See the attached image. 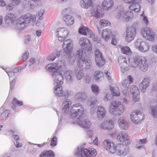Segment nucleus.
<instances>
[{
    "instance_id": "47",
    "label": "nucleus",
    "mask_w": 157,
    "mask_h": 157,
    "mask_svg": "<svg viewBox=\"0 0 157 157\" xmlns=\"http://www.w3.org/2000/svg\"><path fill=\"white\" fill-rule=\"evenodd\" d=\"M146 140L145 139L140 140L136 145L137 148L140 149L142 147V145L145 144L146 143Z\"/></svg>"
},
{
    "instance_id": "51",
    "label": "nucleus",
    "mask_w": 157,
    "mask_h": 157,
    "mask_svg": "<svg viewBox=\"0 0 157 157\" xmlns=\"http://www.w3.org/2000/svg\"><path fill=\"white\" fill-rule=\"evenodd\" d=\"M89 37L91 38L94 42H98L99 41V40L98 39L97 37V36L96 35H95V34L93 32L91 33Z\"/></svg>"
},
{
    "instance_id": "37",
    "label": "nucleus",
    "mask_w": 157,
    "mask_h": 157,
    "mask_svg": "<svg viewBox=\"0 0 157 157\" xmlns=\"http://www.w3.org/2000/svg\"><path fill=\"white\" fill-rule=\"evenodd\" d=\"M56 33L57 36H67L68 34V32L63 28H59L57 29Z\"/></svg>"
},
{
    "instance_id": "5",
    "label": "nucleus",
    "mask_w": 157,
    "mask_h": 157,
    "mask_svg": "<svg viewBox=\"0 0 157 157\" xmlns=\"http://www.w3.org/2000/svg\"><path fill=\"white\" fill-rule=\"evenodd\" d=\"M130 65L133 68L138 67L143 72L147 71L148 64L146 59L141 56H135L130 60Z\"/></svg>"
},
{
    "instance_id": "28",
    "label": "nucleus",
    "mask_w": 157,
    "mask_h": 157,
    "mask_svg": "<svg viewBox=\"0 0 157 157\" xmlns=\"http://www.w3.org/2000/svg\"><path fill=\"white\" fill-rule=\"evenodd\" d=\"M16 20L15 16L13 13H7L5 17V21L6 24H9L13 23Z\"/></svg>"
},
{
    "instance_id": "55",
    "label": "nucleus",
    "mask_w": 157,
    "mask_h": 157,
    "mask_svg": "<svg viewBox=\"0 0 157 157\" xmlns=\"http://www.w3.org/2000/svg\"><path fill=\"white\" fill-rule=\"evenodd\" d=\"M31 36L29 35H27L25 36V43H29L31 41Z\"/></svg>"
},
{
    "instance_id": "1",
    "label": "nucleus",
    "mask_w": 157,
    "mask_h": 157,
    "mask_svg": "<svg viewBox=\"0 0 157 157\" xmlns=\"http://www.w3.org/2000/svg\"><path fill=\"white\" fill-rule=\"evenodd\" d=\"M65 66L64 63L60 61L57 63H50L46 66V69L51 72L54 84L56 85L54 88V92L56 96L60 97L63 95V90L61 85L63 83V77L61 73L62 69Z\"/></svg>"
},
{
    "instance_id": "12",
    "label": "nucleus",
    "mask_w": 157,
    "mask_h": 157,
    "mask_svg": "<svg viewBox=\"0 0 157 157\" xmlns=\"http://www.w3.org/2000/svg\"><path fill=\"white\" fill-rule=\"evenodd\" d=\"M78 42L81 48L84 50L90 52L92 50V45L90 40L86 37H82Z\"/></svg>"
},
{
    "instance_id": "53",
    "label": "nucleus",
    "mask_w": 157,
    "mask_h": 157,
    "mask_svg": "<svg viewBox=\"0 0 157 157\" xmlns=\"http://www.w3.org/2000/svg\"><path fill=\"white\" fill-rule=\"evenodd\" d=\"M57 138L56 136H54L52 139L50 145L52 147L55 146L57 145Z\"/></svg>"
},
{
    "instance_id": "63",
    "label": "nucleus",
    "mask_w": 157,
    "mask_h": 157,
    "mask_svg": "<svg viewBox=\"0 0 157 157\" xmlns=\"http://www.w3.org/2000/svg\"><path fill=\"white\" fill-rule=\"evenodd\" d=\"M57 36L58 37L59 40L60 41H62L65 39L67 36Z\"/></svg>"
},
{
    "instance_id": "8",
    "label": "nucleus",
    "mask_w": 157,
    "mask_h": 157,
    "mask_svg": "<svg viewBox=\"0 0 157 157\" xmlns=\"http://www.w3.org/2000/svg\"><path fill=\"white\" fill-rule=\"evenodd\" d=\"M132 121L135 124L140 122L144 119V114L139 110H136L132 112L130 115Z\"/></svg>"
},
{
    "instance_id": "43",
    "label": "nucleus",
    "mask_w": 157,
    "mask_h": 157,
    "mask_svg": "<svg viewBox=\"0 0 157 157\" xmlns=\"http://www.w3.org/2000/svg\"><path fill=\"white\" fill-rule=\"evenodd\" d=\"M103 73L101 71L97 70L95 72L94 77L96 80L98 81L103 76Z\"/></svg>"
},
{
    "instance_id": "24",
    "label": "nucleus",
    "mask_w": 157,
    "mask_h": 157,
    "mask_svg": "<svg viewBox=\"0 0 157 157\" xmlns=\"http://www.w3.org/2000/svg\"><path fill=\"white\" fill-rule=\"evenodd\" d=\"M92 16L97 18L102 17L104 15L102 11V9L100 6H97L95 8H92L91 10Z\"/></svg>"
},
{
    "instance_id": "61",
    "label": "nucleus",
    "mask_w": 157,
    "mask_h": 157,
    "mask_svg": "<svg viewBox=\"0 0 157 157\" xmlns=\"http://www.w3.org/2000/svg\"><path fill=\"white\" fill-rule=\"evenodd\" d=\"M91 80V76L88 74H87L86 75V83H89Z\"/></svg>"
},
{
    "instance_id": "42",
    "label": "nucleus",
    "mask_w": 157,
    "mask_h": 157,
    "mask_svg": "<svg viewBox=\"0 0 157 157\" xmlns=\"http://www.w3.org/2000/svg\"><path fill=\"white\" fill-rule=\"evenodd\" d=\"M13 105L12 106V108L13 110H15L16 108V106H21L23 105V102L22 101H20L18 100L16 98H14L12 101Z\"/></svg>"
},
{
    "instance_id": "56",
    "label": "nucleus",
    "mask_w": 157,
    "mask_h": 157,
    "mask_svg": "<svg viewBox=\"0 0 157 157\" xmlns=\"http://www.w3.org/2000/svg\"><path fill=\"white\" fill-rule=\"evenodd\" d=\"M122 92L124 95L128 96L129 93V88L122 87Z\"/></svg>"
},
{
    "instance_id": "15",
    "label": "nucleus",
    "mask_w": 157,
    "mask_h": 157,
    "mask_svg": "<svg viewBox=\"0 0 157 157\" xmlns=\"http://www.w3.org/2000/svg\"><path fill=\"white\" fill-rule=\"evenodd\" d=\"M95 61L97 65L99 67H102L105 63V60L103 58L101 53L98 49L95 52Z\"/></svg>"
},
{
    "instance_id": "21",
    "label": "nucleus",
    "mask_w": 157,
    "mask_h": 157,
    "mask_svg": "<svg viewBox=\"0 0 157 157\" xmlns=\"http://www.w3.org/2000/svg\"><path fill=\"white\" fill-rule=\"evenodd\" d=\"M117 154L119 155L125 156L129 151L128 147L125 145L118 144Z\"/></svg>"
},
{
    "instance_id": "26",
    "label": "nucleus",
    "mask_w": 157,
    "mask_h": 157,
    "mask_svg": "<svg viewBox=\"0 0 157 157\" xmlns=\"http://www.w3.org/2000/svg\"><path fill=\"white\" fill-rule=\"evenodd\" d=\"M117 123L119 127L122 129H126L128 127V122L123 117H120L118 119Z\"/></svg>"
},
{
    "instance_id": "27",
    "label": "nucleus",
    "mask_w": 157,
    "mask_h": 157,
    "mask_svg": "<svg viewBox=\"0 0 157 157\" xmlns=\"http://www.w3.org/2000/svg\"><path fill=\"white\" fill-rule=\"evenodd\" d=\"M114 5L113 0H103L101 3L102 7L105 10H109L111 9Z\"/></svg>"
},
{
    "instance_id": "19",
    "label": "nucleus",
    "mask_w": 157,
    "mask_h": 157,
    "mask_svg": "<svg viewBox=\"0 0 157 157\" xmlns=\"http://www.w3.org/2000/svg\"><path fill=\"white\" fill-rule=\"evenodd\" d=\"M114 125V121L109 119L102 123L100 125V127L103 129L110 130L113 128Z\"/></svg>"
},
{
    "instance_id": "59",
    "label": "nucleus",
    "mask_w": 157,
    "mask_h": 157,
    "mask_svg": "<svg viewBox=\"0 0 157 157\" xmlns=\"http://www.w3.org/2000/svg\"><path fill=\"white\" fill-rule=\"evenodd\" d=\"M117 12L120 13H122L124 12V8L122 6H119L117 7Z\"/></svg>"
},
{
    "instance_id": "46",
    "label": "nucleus",
    "mask_w": 157,
    "mask_h": 157,
    "mask_svg": "<svg viewBox=\"0 0 157 157\" xmlns=\"http://www.w3.org/2000/svg\"><path fill=\"white\" fill-rule=\"evenodd\" d=\"M10 113V112L9 109H6L4 110L0 115V119L3 120L6 119L8 117Z\"/></svg>"
},
{
    "instance_id": "25",
    "label": "nucleus",
    "mask_w": 157,
    "mask_h": 157,
    "mask_svg": "<svg viewBox=\"0 0 157 157\" xmlns=\"http://www.w3.org/2000/svg\"><path fill=\"white\" fill-rule=\"evenodd\" d=\"M121 141H124L126 144L129 145L130 144V141L129 140L128 135L124 132H121L117 137Z\"/></svg>"
},
{
    "instance_id": "57",
    "label": "nucleus",
    "mask_w": 157,
    "mask_h": 157,
    "mask_svg": "<svg viewBox=\"0 0 157 157\" xmlns=\"http://www.w3.org/2000/svg\"><path fill=\"white\" fill-rule=\"evenodd\" d=\"M89 152L90 153L89 154V156L90 155L93 156H95L97 155V152L96 151V150L93 148L91 149V150H89Z\"/></svg>"
},
{
    "instance_id": "16",
    "label": "nucleus",
    "mask_w": 157,
    "mask_h": 157,
    "mask_svg": "<svg viewBox=\"0 0 157 157\" xmlns=\"http://www.w3.org/2000/svg\"><path fill=\"white\" fill-rule=\"evenodd\" d=\"M118 62L121 67V71L123 73L125 71L128 70L127 61L126 58L123 56H120L118 58Z\"/></svg>"
},
{
    "instance_id": "39",
    "label": "nucleus",
    "mask_w": 157,
    "mask_h": 157,
    "mask_svg": "<svg viewBox=\"0 0 157 157\" xmlns=\"http://www.w3.org/2000/svg\"><path fill=\"white\" fill-rule=\"evenodd\" d=\"M76 78L78 80H80L83 77L84 74L82 69L76 70L75 72Z\"/></svg>"
},
{
    "instance_id": "31",
    "label": "nucleus",
    "mask_w": 157,
    "mask_h": 157,
    "mask_svg": "<svg viewBox=\"0 0 157 157\" xmlns=\"http://www.w3.org/2000/svg\"><path fill=\"white\" fill-rule=\"evenodd\" d=\"M133 13L130 11H127L124 13L123 15V20L126 22L131 21L133 18Z\"/></svg>"
},
{
    "instance_id": "29",
    "label": "nucleus",
    "mask_w": 157,
    "mask_h": 157,
    "mask_svg": "<svg viewBox=\"0 0 157 157\" xmlns=\"http://www.w3.org/2000/svg\"><path fill=\"white\" fill-rule=\"evenodd\" d=\"M136 2H133L128 6L129 9L138 12L140 10V4L141 2V0H136Z\"/></svg>"
},
{
    "instance_id": "23",
    "label": "nucleus",
    "mask_w": 157,
    "mask_h": 157,
    "mask_svg": "<svg viewBox=\"0 0 157 157\" xmlns=\"http://www.w3.org/2000/svg\"><path fill=\"white\" fill-rule=\"evenodd\" d=\"M98 32L99 34H101V36L105 41H108L110 38V36L112 33L111 30L108 29H104L101 33V30L97 28Z\"/></svg>"
},
{
    "instance_id": "14",
    "label": "nucleus",
    "mask_w": 157,
    "mask_h": 157,
    "mask_svg": "<svg viewBox=\"0 0 157 157\" xmlns=\"http://www.w3.org/2000/svg\"><path fill=\"white\" fill-rule=\"evenodd\" d=\"M141 33L143 37L147 40L153 41L154 39V35L153 31L149 28H145L141 30Z\"/></svg>"
},
{
    "instance_id": "20",
    "label": "nucleus",
    "mask_w": 157,
    "mask_h": 157,
    "mask_svg": "<svg viewBox=\"0 0 157 157\" xmlns=\"http://www.w3.org/2000/svg\"><path fill=\"white\" fill-rule=\"evenodd\" d=\"M150 83L149 78H144L139 84V87L141 91L143 93L146 92L147 88L150 85Z\"/></svg>"
},
{
    "instance_id": "35",
    "label": "nucleus",
    "mask_w": 157,
    "mask_h": 157,
    "mask_svg": "<svg viewBox=\"0 0 157 157\" xmlns=\"http://www.w3.org/2000/svg\"><path fill=\"white\" fill-rule=\"evenodd\" d=\"M63 19L65 23L68 25H72L74 23V18L70 15H65L63 17Z\"/></svg>"
},
{
    "instance_id": "38",
    "label": "nucleus",
    "mask_w": 157,
    "mask_h": 157,
    "mask_svg": "<svg viewBox=\"0 0 157 157\" xmlns=\"http://www.w3.org/2000/svg\"><path fill=\"white\" fill-rule=\"evenodd\" d=\"M54 154L51 150L45 151L41 154L40 157H54Z\"/></svg>"
},
{
    "instance_id": "7",
    "label": "nucleus",
    "mask_w": 157,
    "mask_h": 157,
    "mask_svg": "<svg viewBox=\"0 0 157 157\" xmlns=\"http://www.w3.org/2000/svg\"><path fill=\"white\" fill-rule=\"evenodd\" d=\"M109 110L112 114L120 115L122 114L124 110V106L121 102L113 101L111 103Z\"/></svg>"
},
{
    "instance_id": "52",
    "label": "nucleus",
    "mask_w": 157,
    "mask_h": 157,
    "mask_svg": "<svg viewBox=\"0 0 157 157\" xmlns=\"http://www.w3.org/2000/svg\"><path fill=\"white\" fill-rule=\"evenodd\" d=\"M141 16L143 22L146 25H147L148 24V21L147 17L145 16L144 13L141 15Z\"/></svg>"
},
{
    "instance_id": "11",
    "label": "nucleus",
    "mask_w": 157,
    "mask_h": 157,
    "mask_svg": "<svg viewBox=\"0 0 157 157\" xmlns=\"http://www.w3.org/2000/svg\"><path fill=\"white\" fill-rule=\"evenodd\" d=\"M60 61L62 62V63H64L66 66L65 63L64 61ZM59 62H60V61L57 62L56 63H57ZM66 68V67H65L64 69H62V70L61 71L62 74V72L63 70L65 69ZM62 75L63 77V78L64 79V78L66 81L67 82L71 83L73 81L74 78V74L73 71L71 70H68L65 71L63 73V75Z\"/></svg>"
},
{
    "instance_id": "18",
    "label": "nucleus",
    "mask_w": 157,
    "mask_h": 157,
    "mask_svg": "<svg viewBox=\"0 0 157 157\" xmlns=\"http://www.w3.org/2000/svg\"><path fill=\"white\" fill-rule=\"evenodd\" d=\"M90 153L89 150L86 148L82 147H78L75 152V155L80 157H85L86 156L89 155Z\"/></svg>"
},
{
    "instance_id": "17",
    "label": "nucleus",
    "mask_w": 157,
    "mask_h": 157,
    "mask_svg": "<svg viewBox=\"0 0 157 157\" xmlns=\"http://www.w3.org/2000/svg\"><path fill=\"white\" fill-rule=\"evenodd\" d=\"M130 92L132 95V99L134 101L137 102L139 100V91L138 88L135 86H132Z\"/></svg>"
},
{
    "instance_id": "45",
    "label": "nucleus",
    "mask_w": 157,
    "mask_h": 157,
    "mask_svg": "<svg viewBox=\"0 0 157 157\" xmlns=\"http://www.w3.org/2000/svg\"><path fill=\"white\" fill-rule=\"evenodd\" d=\"M60 56L59 52H57L56 53L51 54L48 56L47 57V59L52 61H54L56 57H59Z\"/></svg>"
},
{
    "instance_id": "49",
    "label": "nucleus",
    "mask_w": 157,
    "mask_h": 157,
    "mask_svg": "<svg viewBox=\"0 0 157 157\" xmlns=\"http://www.w3.org/2000/svg\"><path fill=\"white\" fill-rule=\"evenodd\" d=\"M97 100L94 97H92L88 99V104L90 105H94L97 102Z\"/></svg>"
},
{
    "instance_id": "30",
    "label": "nucleus",
    "mask_w": 157,
    "mask_h": 157,
    "mask_svg": "<svg viewBox=\"0 0 157 157\" xmlns=\"http://www.w3.org/2000/svg\"><path fill=\"white\" fill-rule=\"evenodd\" d=\"M133 81V78L132 76L129 75L128 76L127 78L122 82V87L129 88L130 84L132 83Z\"/></svg>"
},
{
    "instance_id": "41",
    "label": "nucleus",
    "mask_w": 157,
    "mask_h": 157,
    "mask_svg": "<svg viewBox=\"0 0 157 157\" xmlns=\"http://www.w3.org/2000/svg\"><path fill=\"white\" fill-rule=\"evenodd\" d=\"M121 52L128 55H131L132 52L130 48L128 46H124L122 47L121 49Z\"/></svg>"
},
{
    "instance_id": "2",
    "label": "nucleus",
    "mask_w": 157,
    "mask_h": 157,
    "mask_svg": "<svg viewBox=\"0 0 157 157\" xmlns=\"http://www.w3.org/2000/svg\"><path fill=\"white\" fill-rule=\"evenodd\" d=\"M85 112L82 105L79 103L75 104L71 106V117L73 118H77L76 123L80 127L88 128L91 126V123L89 119L82 118Z\"/></svg>"
},
{
    "instance_id": "36",
    "label": "nucleus",
    "mask_w": 157,
    "mask_h": 157,
    "mask_svg": "<svg viewBox=\"0 0 157 157\" xmlns=\"http://www.w3.org/2000/svg\"><path fill=\"white\" fill-rule=\"evenodd\" d=\"M86 98V93L85 92L77 93L75 96V98L77 100L82 101Z\"/></svg>"
},
{
    "instance_id": "4",
    "label": "nucleus",
    "mask_w": 157,
    "mask_h": 157,
    "mask_svg": "<svg viewBox=\"0 0 157 157\" xmlns=\"http://www.w3.org/2000/svg\"><path fill=\"white\" fill-rule=\"evenodd\" d=\"M73 44V41L70 39L64 40L63 44V50L66 57L68 60L69 65H70L74 63L75 58L74 54L72 51Z\"/></svg>"
},
{
    "instance_id": "50",
    "label": "nucleus",
    "mask_w": 157,
    "mask_h": 157,
    "mask_svg": "<svg viewBox=\"0 0 157 157\" xmlns=\"http://www.w3.org/2000/svg\"><path fill=\"white\" fill-rule=\"evenodd\" d=\"M100 25L103 26H106L110 24L109 22L104 19L101 20L99 22Z\"/></svg>"
},
{
    "instance_id": "22",
    "label": "nucleus",
    "mask_w": 157,
    "mask_h": 157,
    "mask_svg": "<svg viewBox=\"0 0 157 157\" xmlns=\"http://www.w3.org/2000/svg\"><path fill=\"white\" fill-rule=\"evenodd\" d=\"M72 102L70 99H65L64 100L62 104V112L65 114H67L69 111L70 108L71 106Z\"/></svg>"
},
{
    "instance_id": "64",
    "label": "nucleus",
    "mask_w": 157,
    "mask_h": 157,
    "mask_svg": "<svg viewBox=\"0 0 157 157\" xmlns=\"http://www.w3.org/2000/svg\"><path fill=\"white\" fill-rule=\"evenodd\" d=\"M22 69L21 67H17L14 69L12 71L14 73H17L19 70H21Z\"/></svg>"
},
{
    "instance_id": "34",
    "label": "nucleus",
    "mask_w": 157,
    "mask_h": 157,
    "mask_svg": "<svg viewBox=\"0 0 157 157\" xmlns=\"http://www.w3.org/2000/svg\"><path fill=\"white\" fill-rule=\"evenodd\" d=\"M79 31L80 33L83 35H86L89 37L93 32L90 29L86 26H83L79 29Z\"/></svg>"
},
{
    "instance_id": "33",
    "label": "nucleus",
    "mask_w": 157,
    "mask_h": 157,
    "mask_svg": "<svg viewBox=\"0 0 157 157\" xmlns=\"http://www.w3.org/2000/svg\"><path fill=\"white\" fill-rule=\"evenodd\" d=\"M80 4L81 6L84 9H88L93 4L91 0H82L81 1Z\"/></svg>"
},
{
    "instance_id": "32",
    "label": "nucleus",
    "mask_w": 157,
    "mask_h": 157,
    "mask_svg": "<svg viewBox=\"0 0 157 157\" xmlns=\"http://www.w3.org/2000/svg\"><path fill=\"white\" fill-rule=\"evenodd\" d=\"M106 113V111L105 108L102 106H99L97 109V114L98 118H103Z\"/></svg>"
},
{
    "instance_id": "40",
    "label": "nucleus",
    "mask_w": 157,
    "mask_h": 157,
    "mask_svg": "<svg viewBox=\"0 0 157 157\" xmlns=\"http://www.w3.org/2000/svg\"><path fill=\"white\" fill-rule=\"evenodd\" d=\"M150 113L154 118H157V105L154 106L150 107Z\"/></svg>"
},
{
    "instance_id": "9",
    "label": "nucleus",
    "mask_w": 157,
    "mask_h": 157,
    "mask_svg": "<svg viewBox=\"0 0 157 157\" xmlns=\"http://www.w3.org/2000/svg\"><path fill=\"white\" fill-rule=\"evenodd\" d=\"M134 46L136 49L142 52H146L149 48V45L140 39L135 41Z\"/></svg>"
},
{
    "instance_id": "58",
    "label": "nucleus",
    "mask_w": 157,
    "mask_h": 157,
    "mask_svg": "<svg viewBox=\"0 0 157 157\" xmlns=\"http://www.w3.org/2000/svg\"><path fill=\"white\" fill-rule=\"evenodd\" d=\"M29 53L28 52H26L23 55L22 59L24 61H26L28 58Z\"/></svg>"
},
{
    "instance_id": "60",
    "label": "nucleus",
    "mask_w": 157,
    "mask_h": 157,
    "mask_svg": "<svg viewBox=\"0 0 157 157\" xmlns=\"http://www.w3.org/2000/svg\"><path fill=\"white\" fill-rule=\"evenodd\" d=\"M63 12L65 13H69L72 12V10L71 8H68L63 10Z\"/></svg>"
},
{
    "instance_id": "6",
    "label": "nucleus",
    "mask_w": 157,
    "mask_h": 157,
    "mask_svg": "<svg viewBox=\"0 0 157 157\" xmlns=\"http://www.w3.org/2000/svg\"><path fill=\"white\" fill-rule=\"evenodd\" d=\"M83 51L82 49H80L77 51L75 53V57L78 59V66L79 68L89 69L91 67V61L88 58H83Z\"/></svg>"
},
{
    "instance_id": "44",
    "label": "nucleus",
    "mask_w": 157,
    "mask_h": 157,
    "mask_svg": "<svg viewBox=\"0 0 157 157\" xmlns=\"http://www.w3.org/2000/svg\"><path fill=\"white\" fill-rule=\"evenodd\" d=\"M110 90L112 92L114 96H119L120 95V92L117 86H115L114 87L111 86Z\"/></svg>"
},
{
    "instance_id": "62",
    "label": "nucleus",
    "mask_w": 157,
    "mask_h": 157,
    "mask_svg": "<svg viewBox=\"0 0 157 157\" xmlns=\"http://www.w3.org/2000/svg\"><path fill=\"white\" fill-rule=\"evenodd\" d=\"M5 71L6 72L10 78L14 75V73L13 71H7L6 70H5Z\"/></svg>"
},
{
    "instance_id": "13",
    "label": "nucleus",
    "mask_w": 157,
    "mask_h": 157,
    "mask_svg": "<svg viewBox=\"0 0 157 157\" xmlns=\"http://www.w3.org/2000/svg\"><path fill=\"white\" fill-rule=\"evenodd\" d=\"M136 28L134 26H131L128 28L127 29L125 37L126 41L129 42L132 40L136 36Z\"/></svg>"
},
{
    "instance_id": "3",
    "label": "nucleus",
    "mask_w": 157,
    "mask_h": 157,
    "mask_svg": "<svg viewBox=\"0 0 157 157\" xmlns=\"http://www.w3.org/2000/svg\"><path fill=\"white\" fill-rule=\"evenodd\" d=\"M45 12L44 9H42L38 12L36 16L32 15L29 13H27L21 16L17 20V25L20 30L25 28L31 21H35L36 18L39 17L38 21H39L43 18V15Z\"/></svg>"
},
{
    "instance_id": "54",
    "label": "nucleus",
    "mask_w": 157,
    "mask_h": 157,
    "mask_svg": "<svg viewBox=\"0 0 157 157\" xmlns=\"http://www.w3.org/2000/svg\"><path fill=\"white\" fill-rule=\"evenodd\" d=\"M70 95V91L68 90H66L63 91V95L65 98H67Z\"/></svg>"
},
{
    "instance_id": "48",
    "label": "nucleus",
    "mask_w": 157,
    "mask_h": 157,
    "mask_svg": "<svg viewBox=\"0 0 157 157\" xmlns=\"http://www.w3.org/2000/svg\"><path fill=\"white\" fill-rule=\"evenodd\" d=\"M91 88L92 91L97 95L98 93L99 89L98 86L96 85L93 84L91 86Z\"/></svg>"
},
{
    "instance_id": "10",
    "label": "nucleus",
    "mask_w": 157,
    "mask_h": 157,
    "mask_svg": "<svg viewBox=\"0 0 157 157\" xmlns=\"http://www.w3.org/2000/svg\"><path fill=\"white\" fill-rule=\"evenodd\" d=\"M103 144L106 150L109 151L112 154L115 153L117 154L118 144L115 145L110 140L107 139L105 140Z\"/></svg>"
}]
</instances>
